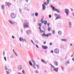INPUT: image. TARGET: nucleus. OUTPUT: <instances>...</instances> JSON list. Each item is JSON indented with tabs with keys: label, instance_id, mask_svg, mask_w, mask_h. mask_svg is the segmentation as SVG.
<instances>
[{
	"label": "nucleus",
	"instance_id": "obj_1",
	"mask_svg": "<svg viewBox=\"0 0 74 74\" xmlns=\"http://www.w3.org/2000/svg\"><path fill=\"white\" fill-rule=\"evenodd\" d=\"M29 24L28 22H25L23 24V26L24 28L26 27H29Z\"/></svg>",
	"mask_w": 74,
	"mask_h": 74
},
{
	"label": "nucleus",
	"instance_id": "obj_2",
	"mask_svg": "<svg viewBox=\"0 0 74 74\" xmlns=\"http://www.w3.org/2000/svg\"><path fill=\"white\" fill-rule=\"evenodd\" d=\"M10 15L11 18H12V19H15V18L16 16V14H14L13 13H11Z\"/></svg>",
	"mask_w": 74,
	"mask_h": 74
},
{
	"label": "nucleus",
	"instance_id": "obj_3",
	"mask_svg": "<svg viewBox=\"0 0 74 74\" xmlns=\"http://www.w3.org/2000/svg\"><path fill=\"white\" fill-rule=\"evenodd\" d=\"M65 12L66 13V16H68L69 15V10L66 9L64 10Z\"/></svg>",
	"mask_w": 74,
	"mask_h": 74
},
{
	"label": "nucleus",
	"instance_id": "obj_4",
	"mask_svg": "<svg viewBox=\"0 0 74 74\" xmlns=\"http://www.w3.org/2000/svg\"><path fill=\"white\" fill-rule=\"evenodd\" d=\"M54 52L55 53H59V50L58 49H56L54 50Z\"/></svg>",
	"mask_w": 74,
	"mask_h": 74
},
{
	"label": "nucleus",
	"instance_id": "obj_5",
	"mask_svg": "<svg viewBox=\"0 0 74 74\" xmlns=\"http://www.w3.org/2000/svg\"><path fill=\"white\" fill-rule=\"evenodd\" d=\"M9 22L12 25H14L15 24V21H12L11 20H9Z\"/></svg>",
	"mask_w": 74,
	"mask_h": 74
},
{
	"label": "nucleus",
	"instance_id": "obj_6",
	"mask_svg": "<svg viewBox=\"0 0 74 74\" xmlns=\"http://www.w3.org/2000/svg\"><path fill=\"white\" fill-rule=\"evenodd\" d=\"M22 69V66H18V71H21Z\"/></svg>",
	"mask_w": 74,
	"mask_h": 74
},
{
	"label": "nucleus",
	"instance_id": "obj_7",
	"mask_svg": "<svg viewBox=\"0 0 74 74\" xmlns=\"http://www.w3.org/2000/svg\"><path fill=\"white\" fill-rule=\"evenodd\" d=\"M42 47L43 49H46L48 48V47L46 46H43L42 45Z\"/></svg>",
	"mask_w": 74,
	"mask_h": 74
},
{
	"label": "nucleus",
	"instance_id": "obj_8",
	"mask_svg": "<svg viewBox=\"0 0 74 74\" xmlns=\"http://www.w3.org/2000/svg\"><path fill=\"white\" fill-rule=\"evenodd\" d=\"M26 33L27 34L29 35V34H31V31H30L29 30L27 31H26Z\"/></svg>",
	"mask_w": 74,
	"mask_h": 74
},
{
	"label": "nucleus",
	"instance_id": "obj_9",
	"mask_svg": "<svg viewBox=\"0 0 74 74\" xmlns=\"http://www.w3.org/2000/svg\"><path fill=\"white\" fill-rule=\"evenodd\" d=\"M42 24H41V23H38V26H39V28L40 29V28H41V27H42V26H41Z\"/></svg>",
	"mask_w": 74,
	"mask_h": 74
},
{
	"label": "nucleus",
	"instance_id": "obj_10",
	"mask_svg": "<svg viewBox=\"0 0 74 74\" xmlns=\"http://www.w3.org/2000/svg\"><path fill=\"white\" fill-rule=\"evenodd\" d=\"M54 64L56 66H58V62L56 61H54Z\"/></svg>",
	"mask_w": 74,
	"mask_h": 74
},
{
	"label": "nucleus",
	"instance_id": "obj_11",
	"mask_svg": "<svg viewBox=\"0 0 74 74\" xmlns=\"http://www.w3.org/2000/svg\"><path fill=\"white\" fill-rule=\"evenodd\" d=\"M53 6V5H51V8H52V10L53 11L54 10H56V8H55V7H54Z\"/></svg>",
	"mask_w": 74,
	"mask_h": 74
},
{
	"label": "nucleus",
	"instance_id": "obj_12",
	"mask_svg": "<svg viewBox=\"0 0 74 74\" xmlns=\"http://www.w3.org/2000/svg\"><path fill=\"white\" fill-rule=\"evenodd\" d=\"M58 69H59V68H55L53 69V70L56 71V72H58Z\"/></svg>",
	"mask_w": 74,
	"mask_h": 74
},
{
	"label": "nucleus",
	"instance_id": "obj_13",
	"mask_svg": "<svg viewBox=\"0 0 74 74\" xmlns=\"http://www.w3.org/2000/svg\"><path fill=\"white\" fill-rule=\"evenodd\" d=\"M42 10H45V8H46L45 7V5L44 4H42Z\"/></svg>",
	"mask_w": 74,
	"mask_h": 74
},
{
	"label": "nucleus",
	"instance_id": "obj_14",
	"mask_svg": "<svg viewBox=\"0 0 74 74\" xmlns=\"http://www.w3.org/2000/svg\"><path fill=\"white\" fill-rule=\"evenodd\" d=\"M58 33L59 35H62V31H59L58 32Z\"/></svg>",
	"mask_w": 74,
	"mask_h": 74
},
{
	"label": "nucleus",
	"instance_id": "obj_15",
	"mask_svg": "<svg viewBox=\"0 0 74 74\" xmlns=\"http://www.w3.org/2000/svg\"><path fill=\"white\" fill-rule=\"evenodd\" d=\"M19 40L20 41H23V42H24V39H23V38H21V37H20L19 38Z\"/></svg>",
	"mask_w": 74,
	"mask_h": 74
},
{
	"label": "nucleus",
	"instance_id": "obj_16",
	"mask_svg": "<svg viewBox=\"0 0 74 74\" xmlns=\"http://www.w3.org/2000/svg\"><path fill=\"white\" fill-rule=\"evenodd\" d=\"M53 11H57L58 12V13H59V12H60V11L58 9H56L54 10Z\"/></svg>",
	"mask_w": 74,
	"mask_h": 74
},
{
	"label": "nucleus",
	"instance_id": "obj_17",
	"mask_svg": "<svg viewBox=\"0 0 74 74\" xmlns=\"http://www.w3.org/2000/svg\"><path fill=\"white\" fill-rule=\"evenodd\" d=\"M29 64L30 66H33V64L30 61H29Z\"/></svg>",
	"mask_w": 74,
	"mask_h": 74
},
{
	"label": "nucleus",
	"instance_id": "obj_18",
	"mask_svg": "<svg viewBox=\"0 0 74 74\" xmlns=\"http://www.w3.org/2000/svg\"><path fill=\"white\" fill-rule=\"evenodd\" d=\"M47 24V21L46 20H45L44 21V24L45 25Z\"/></svg>",
	"mask_w": 74,
	"mask_h": 74
},
{
	"label": "nucleus",
	"instance_id": "obj_19",
	"mask_svg": "<svg viewBox=\"0 0 74 74\" xmlns=\"http://www.w3.org/2000/svg\"><path fill=\"white\" fill-rule=\"evenodd\" d=\"M69 27H71V22L69 21Z\"/></svg>",
	"mask_w": 74,
	"mask_h": 74
},
{
	"label": "nucleus",
	"instance_id": "obj_20",
	"mask_svg": "<svg viewBox=\"0 0 74 74\" xmlns=\"http://www.w3.org/2000/svg\"><path fill=\"white\" fill-rule=\"evenodd\" d=\"M41 22L42 23H44V21H43V19L41 18Z\"/></svg>",
	"mask_w": 74,
	"mask_h": 74
},
{
	"label": "nucleus",
	"instance_id": "obj_21",
	"mask_svg": "<svg viewBox=\"0 0 74 74\" xmlns=\"http://www.w3.org/2000/svg\"><path fill=\"white\" fill-rule=\"evenodd\" d=\"M42 28L43 30H45V31H46V29H45V27L43 26L42 27Z\"/></svg>",
	"mask_w": 74,
	"mask_h": 74
},
{
	"label": "nucleus",
	"instance_id": "obj_22",
	"mask_svg": "<svg viewBox=\"0 0 74 74\" xmlns=\"http://www.w3.org/2000/svg\"><path fill=\"white\" fill-rule=\"evenodd\" d=\"M7 5H8V7H10V5H11V4L10 3H8L7 4Z\"/></svg>",
	"mask_w": 74,
	"mask_h": 74
},
{
	"label": "nucleus",
	"instance_id": "obj_23",
	"mask_svg": "<svg viewBox=\"0 0 74 74\" xmlns=\"http://www.w3.org/2000/svg\"><path fill=\"white\" fill-rule=\"evenodd\" d=\"M35 15L36 16H37L38 15V13L37 12H36L35 13Z\"/></svg>",
	"mask_w": 74,
	"mask_h": 74
},
{
	"label": "nucleus",
	"instance_id": "obj_24",
	"mask_svg": "<svg viewBox=\"0 0 74 74\" xmlns=\"http://www.w3.org/2000/svg\"><path fill=\"white\" fill-rule=\"evenodd\" d=\"M14 58V56L13 55H12L10 57V59L11 58Z\"/></svg>",
	"mask_w": 74,
	"mask_h": 74
},
{
	"label": "nucleus",
	"instance_id": "obj_25",
	"mask_svg": "<svg viewBox=\"0 0 74 74\" xmlns=\"http://www.w3.org/2000/svg\"><path fill=\"white\" fill-rule=\"evenodd\" d=\"M4 5H2L1 6V9L2 10H3L4 9Z\"/></svg>",
	"mask_w": 74,
	"mask_h": 74
},
{
	"label": "nucleus",
	"instance_id": "obj_26",
	"mask_svg": "<svg viewBox=\"0 0 74 74\" xmlns=\"http://www.w3.org/2000/svg\"><path fill=\"white\" fill-rule=\"evenodd\" d=\"M49 0H47V5L49 4Z\"/></svg>",
	"mask_w": 74,
	"mask_h": 74
},
{
	"label": "nucleus",
	"instance_id": "obj_27",
	"mask_svg": "<svg viewBox=\"0 0 74 74\" xmlns=\"http://www.w3.org/2000/svg\"><path fill=\"white\" fill-rule=\"evenodd\" d=\"M33 67L35 69H36V65H35V64L34 63L33 65Z\"/></svg>",
	"mask_w": 74,
	"mask_h": 74
},
{
	"label": "nucleus",
	"instance_id": "obj_28",
	"mask_svg": "<svg viewBox=\"0 0 74 74\" xmlns=\"http://www.w3.org/2000/svg\"><path fill=\"white\" fill-rule=\"evenodd\" d=\"M61 40L62 41H66V39H61Z\"/></svg>",
	"mask_w": 74,
	"mask_h": 74
},
{
	"label": "nucleus",
	"instance_id": "obj_29",
	"mask_svg": "<svg viewBox=\"0 0 74 74\" xmlns=\"http://www.w3.org/2000/svg\"><path fill=\"white\" fill-rule=\"evenodd\" d=\"M51 29V27H48V30L49 32H50V29Z\"/></svg>",
	"mask_w": 74,
	"mask_h": 74
},
{
	"label": "nucleus",
	"instance_id": "obj_30",
	"mask_svg": "<svg viewBox=\"0 0 74 74\" xmlns=\"http://www.w3.org/2000/svg\"><path fill=\"white\" fill-rule=\"evenodd\" d=\"M42 36H43L44 37H46V34H42Z\"/></svg>",
	"mask_w": 74,
	"mask_h": 74
},
{
	"label": "nucleus",
	"instance_id": "obj_31",
	"mask_svg": "<svg viewBox=\"0 0 74 74\" xmlns=\"http://www.w3.org/2000/svg\"><path fill=\"white\" fill-rule=\"evenodd\" d=\"M36 67H37V69H38L40 68V66L38 65H36Z\"/></svg>",
	"mask_w": 74,
	"mask_h": 74
},
{
	"label": "nucleus",
	"instance_id": "obj_32",
	"mask_svg": "<svg viewBox=\"0 0 74 74\" xmlns=\"http://www.w3.org/2000/svg\"><path fill=\"white\" fill-rule=\"evenodd\" d=\"M41 28H40V29L39 28V30H40V33H42V30H41Z\"/></svg>",
	"mask_w": 74,
	"mask_h": 74
},
{
	"label": "nucleus",
	"instance_id": "obj_33",
	"mask_svg": "<svg viewBox=\"0 0 74 74\" xmlns=\"http://www.w3.org/2000/svg\"><path fill=\"white\" fill-rule=\"evenodd\" d=\"M5 70H8V68L7 66H5Z\"/></svg>",
	"mask_w": 74,
	"mask_h": 74
},
{
	"label": "nucleus",
	"instance_id": "obj_34",
	"mask_svg": "<svg viewBox=\"0 0 74 74\" xmlns=\"http://www.w3.org/2000/svg\"><path fill=\"white\" fill-rule=\"evenodd\" d=\"M58 16L59 19H61V18H62V17H61L60 16H59V15H58Z\"/></svg>",
	"mask_w": 74,
	"mask_h": 74
},
{
	"label": "nucleus",
	"instance_id": "obj_35",
	"mask_svg": "<svg viewBox=\"0 0 74 74\" xmlns=\"http://www.w3.org/2000/svg\"><path fill=\"white\" fill-rule=\"evenodd\" d=\"M67 62L66 63H67L68 64H69L70 63V62H69V60H67Z\"/></svg>",
	"mask_w": 74,
	"mask_h": 74
},
{
	"label": "nucleus",
	"instance_id": "obj_36",
	"mask_svg": "<svg viewBox=\"0 0 74 74\" xmlns=\"http://www.w3.org/2000/svg\"><path fill=\"white\" fill-rule=\"evenodd\" d=\"M49 18H51V17L52 16H51V15L50 14L49 15Z\"/></svg>",
	"mask_w": 74,
	"mask_h": 74
},
{
	"label": "nucleus",
	"instance_id": "obj_37",
	"mask_svg": "<svg viewBox=\"0 0 74 74\" xmlns=\"http://www.w3.org/2000/svg\"><path fill=\"white\" fill-rule=\"evenodd\" d=\"M31 42H32V43L34 44V45H35V44H34V42H33V41L32 40H31Z\"/></svg>",
	"mask_w": 74,
	"mask_h": 74
},
{
	"label": "nucleus",
	"instance_id": "obj_38",
	"mask_svg": "<svg viewBox=\"0 0 74 74\" xmlns=\"http://www.w3.org/2000/svg\"><path fill=\"white\" fill-rule=\"evenodd\" d=\"M5 55V51H3V56H4Z\"/></svg>",
	"mask_w": 74,
	"mask_h": 74
},
{
	"label": "nucleus",
	"instance_id": "obj_39",
	"mask_svg": "<svg viewBox=\"0 0 74 74\" xmlns=\"http://www.w3.org/2000/svg\"><path fill=\"white\" fill-rule=\"evenodd\" d=\"M41 60L42 62L43 63V62H45V60H44L42 59Z\"/></svg>",
	"mask_w": 74,
	"mask_h": 74
},
{
	"label": "nucleus",
	"instance_id": "obj_40",
	"mask_svg": "<svg viewBox=\"0 0 74 74\" xmlns=\"http://www.w3.org/2000/svg\"><path fill=\"white\" fill-rule=\"evenodd\" d=\"M59 19V17H56V19H55V20H57V19Z\"/></svg>",
	"mask_w": 74,
	"mask_h": 74
},
{
	"label": "nucleus",
	"instance_id": "obj_41",
	"mask_svg": "<svg viewBox=\"0 0 74 74\" xmlns=\"http://www.w3.org/2000/svg\"><path fill=\"white\" fill-rule=\"evenodd\" d=\"M14 53L15 54V55L16 56H17V57H18V55H17V54H16V53H15V52Z\"/></svg>",
	"mask_w": 74,
	"mask_h": 74
},
{
	"label": "nucleus",
	"instance_id": "obj_42",
	"mask_svg": "<svg viewBox=\"0 0 74 74\" xmlns=\"http://www.w3.org/2000/svg\"><path fill=\"white\" fill-rule=\"evenodd\" d=\"M4 59H5V61H7V59H6V57H4Z\"/></svg>",
	"mask_w": 74,
	"mask_h": 74
},
{
	"label": "nucleus",
	"instance_id": "obj_43",
	"mask_svg": "<svg viewBox=\"0 0 74 74\" xmlns=\"http://www.w3.org/2000/svg\"><path fill=\"white\" fill-rule=\"evenodd\" d=\"M52 32L53 33V34H55V30H54L53 29V30Z\"/></svg>",
	"mask_w": 74,
	"mask_h": 74
},
{
	"label": "nucleus",
	"instance_id": "obj_44",
	"mask_svg": "<svg viewBox=\"0 0 74 74\" xmlns=\"http://www.w3.org/2000/svg\"><path fill=\"white\" fill-rule=\"evenodd\" d=\"M43 63H45V64H47V62H45V61L43 62Z\"/></svg>",
	"mask_w": 74,
	"mask_h": 74
},
{
	"label": "nucleus",
	"instance_id": "obj_45",
	"mask_svg": "<svg viewBox=\"0 0 74 74\" xmlns=\"http://www.w3.org/2000/svg\"><path fill=\"white\" fill-rule=\"evenodd\" d=\"M35 72L36 73H38V71H37V70H36L35 71Z\"/></svg>",
	"mask_w": 74,
	"mask_h": 74
},
{
	"label": "nucleus",
	"instance_id": "obj_46",
	"mask_svg": "<svg viewBox=\"0 0 74 74\" xmlns=\"http://www.w3.org/2000/svg\"><path fill=\"white\" fill-rule=\"evenodd\" d=\"M8 71L9 73H11V71L10 69H8Z\"/></svg>",
	"mask_w": 74,
	"mask_h": 74
},
{
	"label": "nucleus",
	"instance_id": "obj_47",
	"mask_svg": "<svg viewBox=\"0 0 74 74\" xmlns=\"http://www.w3.org/2000/svg\"><path fill=\"white\" fill-rule=\"evenodd\" d=\"M22 73H23V74H25V72L23 70L22 71Z\"/></svg>",
	"mask_w": 74,
	"mask_h": 74
},
{
	"label": "nucleus",
	"instance_id": "obj_48",
	"mask_svg": "<svg viewBox=\"0 0 74 74\" xmlns=\"http://www.w3.org/2000/svg\"><path fill=\"white\" fill-rule=\"evenodd\" d=\"M46 36L47 37H48L49 36V34H47L46 35Z\"/></svg>",
	"mask_w": 74,
	"mask_h": 74
},
{
	"label": "nucleus",
	"instance_id": "obj_49",
	"mask_svg": "<svg viewBox=\"0 0 74 74\" xmlns=\"http://www.w3.org/2000/svg\"><path fill=\"white\" fill-rule=\"evenodd\" d=\"M48 34H49V36H51V34L50 33H49Z\"/></svg>",
	"mask_w": 74,
	"mask_h": 74
},
{
	"label": "nucleus",
	"instance_id": "obj_50",
	"mask_svg": "<svg viewBox=\"0 0 74 74\" xmlns=\"http://www.w3.org/2000/svg\"><path fill=\"white\" fill-rule=\"evenodd\" d=\"M54 15L55 16H58V14H54Z\"/></svg>",
	"mask_w": 74,
	"mask_h": 74
},
{
	"label": "nucleus",
	"instance_id": "obj_51",
	"mask_svg": "<svg viewBox=\"0 0 74 74\" xmlns=\"http://www.w3.org/2000/svg\"><path fill=\"white\" fill-rule=\"evenodd\" d=\"M44 4H45V5H47V3H46H46H43Z\"/></svg>",
	"mask_w": 74,
	"mask_h": 74
},
{
	"label": "nucleus",
	"instance_id": "obj_52",
	"mask_svg": "<svg viewBox=\"0 0 74 74\" xmlns=\"http://www.w3.org/2000/svg\"><path fill=\"white\" fill-rule=\"evenodd\" d=\"M44 44H46V41H45L43 42Z\"/></svg>",
	"mask_w": 74,
	"mask_h": 74
},
{
	"label": "nucleus",
	"instance_id": "obj_53",
	"mask_svg": "<svg viewBox=\"0 0 74 74\" xmlns=\"http://www.w3.org/2000/svg\"><path fill=\"white\" fill-rule=\"evenodd\" d=\"M21 32L22 33H23V30L22 29H21Z\"/></svg>",
	"mask_w": 74,
	"mask_h": 74
},
{
	"label": "nucleus",
	"instance_id": "obj_54",
	"mask_svg": "<svg viewBox=\"0 0 74 74\" xmlns=\"http://www.w3.org/2000/svg\"><path fill=\"white\" fill-rule=\"evenodd\" d=\"M19 11L21 13H22V11H21V9H19Z\"/></svg>",
	"mask_w": 74,
	"mask_h": 74
},
{
	"label": "nucleus",
	"instance_id": "obj_55",
	"mask_svg": "<svg viewBox=\"0 0 74 74\" xmlns=\"http://www.w3.org/2000/svg\"><path fill=\"white\" fill-rule=\"evenodd\" d=\"M36 47H37L38 48H39V47H38V45H36Z\"/></svg>",
	"mask_w": 74,
	"mask_h": 74
},
{
	"label": "nucleus",
	"instance_id": "obj_56",
	"mask_svg": "<svg viewBox=\"0 0 74 74\" xmlns=\"http://www.w3.org/2000/svg\"><path fill=\"white\" fill-rule=\"evenodd\" d=\"M62 71H64V68H62Z\"/></svg>",
	"mask_w": 74,
	"mask_h": 74
},
{
	"label": "nucleus",
	"instance_id": "obj_57",
	"mask_svg": "<svg viewBox=\"0 0 74 74\" xmlns=\"http://www.w3.org/2000/svg\"><path fill=\"white\" fill-rule=\"evenodd\" d=\"M52 45V42H50V45Z\"/></svg>",
	"mask_w": 74,
	"mask_h": 74
},
{
	"label": "nucleus",
	"instance_id": "obj_58",
	"mask_svg": "<svg viewBox=\"0 0 74 74\" xmlns=\"http://www.w3.org/2000/svg\"><path fill=\"white\" fill-rule=\"evenodd\" d=\"M47 26L48 27H49V23H47Z\"/></svg>",
	"mask_w": 74,
	"mask_h": 74
},
{
	"label": "nucleus",
	"instance_id": "obj_59",
	"mask_svg": "<svg viewBox=\"0 0 74 74\" xmlns=\"http://www.w3.org/2000/svg\"><path fill=\"white\" fill-rule=\"evenodd\" d=\"M16 74H22V73H19V72H17L16 73Z\"/></svg>",
	"mask_w": 74,
	"mask_h": 74
},
{
	"label": "nucleus",
	"instance_id": "obj_60",
	"mask_svg": "<svg viewBox=\"0 0 74 74\" xmlns=\"http://www.w3.org/2000/svg\"><path fill=\"white\" fill-rule=\"evenodd\" d=\"M33 60H34V59H33V58H31V60H32V61H33Z\"/></svg>",
	"mask_w": 74,
	"mask_h": 74
},
{
	"label": "nucleus",
	"instance_id": "obj_61",
	"mask_svg": "<svg viewBox=\"0 0 74 74\" xmlns=\"http://www.w3.org/2000/svg\"><path fill=\"white\" fill-rule=\"evenodd\" d=\"M28 1H29V0H25V1L27 3H28Z\"/></svg>",
	"mask_w": 74,
	"mask_h": 74
},
{
	"label": "nucleus",
	"instance_id": "obj_62",
	"mask_svg": "<svg viewBox=\"0 0 74 74\" xmlns=\"http://www.w3.org/2000/svg\"><path fill=\"white\" fill-rule=\"evenodd\" d=\"M6 73L7 74H9V73L8 72V71H6Z\"/></svg>",
	"mask_w": 74,
	"mask_h": 74
},
{
	"label": "nucleus",
	"instance_id": "obj_63",
	"mask_svg": "<svg viewBox=\"0 0 74 74\" xmlns=\"http://www.w3.org/2000/svg\"><path fill=\"white\" fill-rule=\"evenodd\" d=\"M71 11H72L73 12V9L72 8H71Z\"/></svg>",
	"mask_w": 74,
	"mask_h": 74
},
{
	"label": "nucleus",
	"instance_id": "obj_64",
	"mask_svg": "<svg viewBox=\"0 0 74 74\" xmlns=\"http://www.w3.org/2000/svg\"><path fill=\"white\" fill-rule=\"evenodd\" d=\"M51 53H53V50H51Z\"/></svg>",
	"mask_w": 74,
	"mask_h": 74
}]
</instances>
